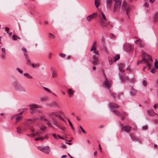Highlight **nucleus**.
<instances>
[{
	"mask_svg": "<svg viewBox=\"0 0 158 158\" xmlns=\"http://www.w3.org/2000/svg\"><path fill=\"white\" fill-rule=\"evenodd\" d=\"M142 54L144 56H143V58L142 60L138 61L137 62L138 64L145 63L147 64V66L150 69L151 68V62L152 61V59L149 55H148L146 52L143 51L142 52Z\"/></svg>",
	"mask_w": 158,
	"mask_h": 158,
	"instance_id": "f257e3e1",
	"label": "nucleus"
},
{
	"mask_svg": "<svg viewBox=\"0 0 158 158\" xmlns=\"http://www.w3.org/2000/svg\"><path fill=\"white\" fill-rule=\"evenodd\" d=\"M96 44V42H94L93 43V45L91 49V51H94V56L92 57L93 58V64L94 65H96L98 62V56L99 54L97 51L96 50V47H94V45Z\"/></svg>",
	"mask_w": 158,
	"mask_h": 158,
	"instance_id": "f03ea898",
	"label": "nucleus"
},
{
	"mask_svg": "<svg viewBox=\"0 0 158 158\" xmlns=\"http://www.w3.org/2000/svg\"><path fill=\"white\" fill-rule=\"evenodd\" d=\"M109 106L111 110V111L112 112L116 115L119 116H122L126 115V114L123 112L122 114L119 113L118 111L116 109L119 107L116 104L114 103H110L109 104Z\"/></svg>",
	"mask_w": 158,
	"mask_h": 158,
	"instance_id": "7ed1b4c3",
	"label": "nucleus"
},
{
	"mask_svg": "<svg viewBox=\"0 0 158 158\" xmlns=\"http://www.w3.org/2000/svg\"><path fill=\"white\" fill-rule=\"evenodd\" d=\"M13 86L15 89L17 91H23L24 89L18 81H15L13 82Z\"/></svg>",
	"mask_w": 158,
	"mask_h": 158,
	"instance_id": "20e7f679",
	"label": "nucleus"
},
{
	"mask_svg": "<svg viewBox=\"0 0 158 158\" xmlns=\"http://www.w3.org/2000/svg\"><path fill=\"white\" fill-rule=\"evenodd\" d=\"M101 14L102 18L100 20L101 25L102 27H106L108 25V22L107 21L106 18L104 14L102 12H101Z\"/></svg>",
	"mask_w": 158,
	"mask_h": 158,
	"instance_id": "39448f33",
	"label": "nucleus"
},
{
	"mask_svg": "<svg viewBox=\"0 0 158 158\" xmlns=\"http://www.w3.org/2000/svg\"><path fill=\"white\" fill-rule=\"evenodd\" d=\"M37 148L39 150L46 154H49L51 151L50 148L48 146H39Z\"/></svg>",
	"mask_w": 158,
	"mask_h": 158,
	"instance_id": "423d86ee",
	"label": "nucleus"
},
{
	"mask_svg": "<svg viewBox=\"0 0 158 158\" xmlns=\"http://www.w3.org/2000/svg\"><path fill=\"white\" fill-rule=\"evenodd\" d=\"M29 111L31 113L33 114L36 111V108H40L41 106L35 104H31L29 105Z\"/></svg>",
	"mask_w": 158,
	"mask_h": 158,
	"instance_id": "0eeeda50",
	"label": "nucleus"
},
{
	"mask_svg": "<svg viewBox=\"0 0 158 158\" xmlns=\"http://www.w3.org/2000/svg\"><path fill=\"white\" fill-rule=\"evenodd\" d=\"M122 7L123 9L126 10V14L128 15V12L130 10L131 6L126 3L125 1H124L122 3Z\"/></svg>",
	"mask_w": 158,
	"mask_h": 158,
	"instance_id": "6e6552de",
	"label": "nucleus"
},
{
	"mask_svg": "<svg viewBox=\"0 0 158 158\" xmlns=\"http://www.w3.org/2000/svg\"><path fill=\"white\" fill-rule=\"evenodd\" d=\"M105 80L103 82V85L110 90V87L111 85V81H108L105 75Z\"/></svg>",
	"mask_w": 158,
	"mask_h": 158,
	"instance_id": "1a4fd4ad",
	"label": "nucleus"
},
{
	"mask_svg": "<svg viewBox=\"0 0 158 158\" xmlns=\"http://www.w3.org/2000/svg\"><path fill=\"white\" fill-rule=\"evenodd\" d=\"M121 0H115L114 5V10H118L121 7Z\"/></svg>",
	"mask_w": 158,
	"mask_h": 158,
	"instance_id": "9d476101",
	"label": "nucleus"
},
{
	"mask_svg": "<svg viewBox=\"0 0 158 158\" xmlns=\"http://www.w3.org/2000/svg\"><path fill=\"white\" fill-rule=\"evenodd\" d=\"M133 48V46L128 44H125L123 46L124 49L127 51H129L131 50Z\"/></svg>",
	"mask_w": 158,
	"mask_h": 158,
	"instance_id": "9b49d317",
	"label": "nucleus"
},
{
	"mask_svg": "<svg viewBox=\"0 0 158 158\" xmlns=\"http://www.w3.org/2000/svg\"><path fill=\"white\" fill-rule=\"evenodd\" d=\"M122 130L126 132H129L131 129V127L129 125L123 126L122 125L120 126Z\"/></svg>",
	"mask_w": 158,
	"mask_h": 158,
	"instance_id": "f8f14e48",
	"label": "nucleus"
},
{
	"mask_svg": "<svg viewBox=\"0 0 158 158\" xmlns=\"http://www.w3.org/2000/svg\"><path fill=\"white\" fill-rule=\"evenodd\" d=\"M97 14L96 13H94L92 15H89L86 18V20L89 21H91L93 20L97 16Z\"/></svg>",
	"mask_w": 158,
	"mask_h": 158,
	"instance_id": "ddd939ff",
	"label": "nucleus"
},
{
	"mask_svg": "<svg viewBox=\"0 0 158 158\" xmlns=\"http://www.w3.org/2000/svg\"><path fill=\"white\" fill-rule=\"evenodd\" d=\"M137 93V91L134 89L132 87L131 88V89L130 91V94L131 96H135L136 95Z\"/></svg>",
	"mask_w": 158,
	"mask_h": 158,
	"instance_id": "4468645a",
	"label": "nucleus"
},
{
	"mask_svg": "<svg viewBox=\"0 0 158 158\" xmlns=\"http://www.w3.org/2000/svg\"><path fill=\"white\" fill-rule=\"evenodd\" d=\"M120 78L121 81L122 82H123L125 80L128 79V77L123 75H120Z\"/></svg>",
	"mask_w": 158,
	"mask_h": 158,
	"instance_id": "2eb2a0df",
	"label": "nucleus"
},
{
	"mask_svg": "<svg viewBox=\"0 0 158 158\" xmlns=\"http://www.w3.org/2000/svg\"><path fill=\"white\" fill-rule=\"evenodd\" d=\"M2 58L3 59H4L6 56V50L5 48H2Z\"/></svg>",
	"mask_w": 158,
	"mask_h": 158,
	"instance_id": "dca6fc26",
	"label": "nucleus"
},
{
	"mask_svg": "<svg viewBox=\"0 0 158 158\" xmlns=\"http://www.w3.org/2000/svg\"><path fill=\"white\" fill-rule=\"evenodd\" d=\"M124 65L123 63H121L119 65V69L121 72H123L124 71L123 67Z\"/></svg>",
	"mask_w": 158,
	"mask_h": 158,
	"instance_id": "f3484780",
	"label": "nucleus"
},
{
	"mask_svg": "<svg viewBox=\"0 0 158 158\" xmlns=\"http://www.w3.org/2000/svg\"><path fill=\"white\" fill-rule=\"evenodd\" d=\"M100 0H94L95 5L97 8H98L100 6Z\"/></svg>",
	"mask_w": 158,
	"mask_h": 158,
	"instance_id": "a211bd4d",
	"label": "nucleus"
},
{
	"mask_svg": "<svg viewBox=\"0 0 158 158\" xmlns=\"http://www.w3.org/2000/svg\"><path fill=\"white\" fill-rule=\"evenodd\" d=\"M17 132L19 134H21L22 132L24 131V129L21 128L20 127H17L16 128Z\"/></svg>",
	"mask_w": 158,
	"mask_h": 158,
	"instance_id": "6ab92c4d",
	"label": "nucleus"
},
{
	"mask_svg": "<svg viewBox=\"0 0 158 158\" xmlns=\"http://www.w3.org/2000/svg\"><path fill=\"white\" fill-rule=\"evenodd\" d=\"M58 113L56 112H52L50 114V115L53 118L57 117L58 116Z\"/></svg>",
	"mask_w": 158,
	"mask_h": 158,
	"instance_id": "aec40b11",
	"label": "nucleus"
},
{
	"mask_svg": "<svg viewBox=\"0 0 158 158\" xmlns=\"http://www.w3.org/2000/svg\"><path fill=\"white\" fill-rule=\"evenodd\" d=\"M39 99L40 102H45L47 100L48 98L45 96L41 97Z\"/></svg>",
	"mask_w": 158,
	"mask_h": 158,
	"instance_id": "412c9836",
	"label": "nucleus"
},
{
	"mask_svg": "<svg viewBox=\"0 0 158 158\" xmlns=\"http://www.w3.org/2000/svg\"><path fill=\"white\" fill-rule=\"evenodd\" d=\"M147 113L151 115H153L156 114V113L152 109H150L148 110L147 111Z\"/></svg>",
	"mask_w": 158,
	"mask_h": 158,
	"instance_id": "4be33fe9",
	"label": "nucleus"
},
{
	"mask_svg": "<svg viewBox=\"0 0 158 158\" xmlns=\"http://www.w3.org/2000/svg\"><path fill=\"white\" fill-rule=\"evenodd\" d=\"M51 71L52 72V77H56V76H57V75L56 73L55 72V71L53 70V68L52 67L51 68Z\"/></svg>",
	"mask_w": 158,
	"mask_h": 158,
	"instance_id": "5701e85b",
	"label": "nucleus"
},
{
	"mask_svg": "<svg viewBox=\"0 0 158 158\" xmlns=\"http://www.w3.org/2000/svg\"><path fill=\"white\" fill-rule=\"evenodd\" d=\"M68 92L70 97H71L74 92V91H73L71 89H69L68 90Z\"/></svg>",
	"mask_w": 158,
	"mask_h": 158,
	"instance_id": "b1692460",
	"label": "nucleus"
},
{
	"mask_svg": "<svg viewBox=\"0 0 158 158\" xmlns=\"http://www.w3.org/2000/svg\"><path fill=\"white\" fill-rule=\"evenodd\" d=\"M40 134V131H37L35 133H32L31 135V136H39Z\"/></svg>",
	"mask_w": 158,
	"mask_h": 158,
	"instance_id": "393cba45",
	"label": "nucleus"
},
{
	"mask_svg": "<svg viewBox=\"0 0 158 158\" xmlns=\"http://www.w3.org/2000/svg\"><path fill=\"white\" fill-rule=\"evenodd\" d=\"M43 88L44 90L46 92L49 93H52V92L49 89L45 87H43Z\"/></svg>",
	"mask_w": 158,
	"mask_h": 158,
	"instance_id": "a878e982",
	"label": "nucleus"
},
{
	"mask_svg": "<svg viewBox=\"0 0 158 158\" xmlns=\"http://www.w3.org/2000/svg\"><path fill=\"white\" fill-rule=\"evenodd\" d=\"M23 75L29 79H32L33 78L32 76L28 73H24L23 74Z\"/></svg>",
	"mask_w": 158,
	"mask_h": 158,
	"instance_id": "bb28decb",
	"label": "nucleus"
},
{
	"mask_svg": "<svg viewBox=\"0 0 158 158\" xmlns=\"http://www.w3.org/2000/svg\"><path fill=\"white\" fill-rule=\"evenodd\" d=\"M24 55L25 56V58L27 60V61L28 62H30L31 61L30 59L29 58L28 54L27 53H24Z\"/></svg>",
	"mask_w": 158,
	"mask_h": 158,
	"instance_id": "cd10ccee",
	"label": "nucleus"
},
{
	"mask_svg": "<svg viewBox=\"0 0 158 158\" xmlns=\"http://www.w3.org/2000/svg\"><path fill=\"white\" fill-rule=\"evenodd\" d=\"M145 44L143 42V40H141V42H140L139 44V46L140 48H143L144 47Z\"/></svg>",
	"mask_w": 158,
	"mask_h": 158,
	"instance_id": "c85d7f7f",
	"label": "nucleus"
},
{
	"mask_svg": "<svg viewBox=\"0 0 158 158\" xmlns=\"http://www.w3.org/2000/svg\"><path fill=\"white\" fill-rule=\"evenodd\" d=\"M107 3L109 6L110 7L112 4V0H106Z\"/></svg>",
	"mask_w": 158,
	"mask_h": 158,
	"instance_id": "c756f323",
	"label": "nucleus"
},
{
	"mask_svg": "<svg viewBox=\"0 0 158 158\" xmlns=\"http://www.w3.org/2000/svg\"><path fill=\"white\" fill-rule=\"evenodd\" d=\"M142 84L144 86L146 85V81L145 78H144L142 81Z\"/></svg>",
	"mask_w": 158,
	"mask_h": 158,
	"instance_id": "7c9ffc66",
	"label": "nucleus"
},
{
	"mask_svg": "<svg viewBox=\"0 0 158 158\" xmlns=\"http://www.w3.org/2000/svg\"><path fill=\"white\" fill-rule=\"evenodd\" d=\"M141 42V40L140 39H139L135 41V44H139L140 42Z\"/></svg>",
	"mask_w": 158,
	"mask_h": 158,
	"instance_id": "2f4dec72",
	"label": "nucleus"
},
{
	"mask_svg": "<svg viewBox=\"0 0 158 158\" xmlns=\"http://www.w3.org/2000/svg\"><path fill=\"white\" fill-rule=\"evenodd\" d=\"M22 118V116H19L16 118V121L17 122L21 120Z\"/></svg>",
	"mask_w": 158,
	"mask_h": 158,
	"instance_id": "473e14b6",
	"label": "nucleus"
},
{
	"mask_svg": "<svg viewBox=\"0 0 158 158\" xmlns=\"http://www.w3.org/2000/svg\"><path fill=\"white\" fill-rule=\"evenodd\" d=\"M68 121L69 123V124L71 127V129L72 130H74V128L73 127L72 124V123L70 122V121L69 120H68Z\"/></svg>",
	"mask_w": 158,
	"mask_h": 158,
	"instance_id": "72a5a7b5",
	"label": "nucleus"
},
{
	"mask_svg": "<svg viewBox=\"0 0 158 158\" xmlns=\"http://www.w3.org/2000/svg\"><path fill=\"white\" fill-rule=\"evenodd\" d=\"M2 29H5V31H6V33L8 34H9V28L8 27H6L5 28H4V27H3L2 28Z\"/></svg>",
	"mask_w": 158,
	"mask_h": 158,
	"instance_id": "f704fd0d",
	"label": "nucleus"
},
{
	"mask_svg": "<svg viewBox=\"0 0 158 158\" xmlns=\"http://www.w3.org/2000/svg\"><path fill=\"white\" fill-rule=\"evenodd\" d=\"M46 128L47 127L45 126H44V125H42L40 129L41 130L44 131L46 129Z\"/></svg>",
	"mask_w": 158,
	"mask_h": 158,
	"instance_id": "c9c22d12",
	"label": "nucleus"
},
{
	"mask_svg": "<svg viewBox=\"0 0 158 158\" xmlns=\"http://www.w3.org/2000/svg\"><path fill=\"white\" fill-rule=\"evenodd\" d=\"M16 70L20 73H23V71L21 69L19 68H16Z\"/></svg>",
	"mask_w": 158,
	"mask_h": 158,
	"instance_id": "e433bc0d",
	"label": "nucleus"
},
{
	"mask_svg": "<svg viewBox=\"0 0 158 158\" xmlns=\"http://www.w3.org/2000/svg\"><path fill=\"white\" fill-rule=\"evenodd\" d=\"M54 124L60 129H62V127L56 122H55Z\"/></svg>",
	"mask_w": 158,
	"mask_h": 158,
	"instance_id": "4c0bfd02",
	"label": "nucleus"
},
{
	"mask_svg": "<svg viewBox=\"0 0 158 158\" xmlns=\"http://www.w3.org/2000/svg\"><path fill=\"white\" fill-rule=\"evenodd\" d=\"M27 110V109L26 108H24V109H23L21 110H20V113H19V114H21L23 113V112L24 111H25L26 110Z\"/></svg>",
	"mask_w": 158,
	"mask_h": 158,
	"instance_id": "58836bf2",
	"label": "nucleus"
},
{
	"mask_svg": "<svg viewBox=\"0 0 158 158\" xmlns=\"http://www.w3.org/2000/svg\"><path fill=\"white\" fill-rule=\"evenodd\" d=\"M120 58L119 56V55H117L115 57H114V60L115 61L118 60Z\"/></svg>",
	"mask_w": 158,
	"mask_h": 158,
	"instance_id": "ea45409f",
	"label": "nucleus"
},
{
	"mask_svg": "<svg viewBox=\"0 0 158 158\" xmlns=\"http://www.w3.org/2000/svg\"><path fill=\"white\" fill-rule=\"evenodd\" d=\"M157 60L156 59L155 63V67L156 68H158V64L157 63Z\"/></svg>",
	"mask_w": 158,
	"mask_h": 158,
	"instance_id": "a19ab883",
	"label": "nucleus"
},
{
	"mask_svg": "<svg viewBox=\"0 0 158 158\" xmlns=\"http://www.w3.org/2000/svg\"><path fill=\"white\" fill-rule=\"evenodd\" d=\"M52 135L54 138L56 139L57 140L58 139V138L57 137V136L55 134H52Z\"/></svg>",
	"mask_w": 158,
	"mask_h": 158,
	"instance_id": "79ce46f5",
	"label": "nucleus"
},
{
	"mask_svg": "<svg viewBox=\"0 0 158 158\" xmlns=\"http://www.w3.org/2000/svg\"><path fill=\"white\" fill-rule=\"evenodd\" d=\"M38 119H39V118H34L32 119H28V120L29 121H35L37 120Z\"/></svg>",
	"mask_w": 158,
	"mask_h": 158,
	"instance_id": "37998d69",
	"label": "nucleus"
},
{
	"mask_svg": "<svg viewBox=\"0 0 158 158\" xmlns=\"http://www.w3.org/2000/svg\"><path fill=\"white\" fill-rule=\"evenodd\" d=\"M60 57L62 58H64L66 56V55L64 54L61 53L60 54Z\"/></svg>",
	"mask_w": 158,
	"mask_h": 158,
	"instance_id": "c03bdc74",
	"label": "nucleus"
},
{
	"mask_svg": "<svg viewBox=\"0 0 158 158\" xmlns=\"http://www.w3.org/2000/svg\"><path fill=\"white\" fill-rule=\"evenodd\" d=\"M22 51L24 53H27V50L26 48H22Z\"/></svg>",
	"mask_w": 158,
	"mask_h": 158,
	"instance_id": "a18cd8bd",
	"label": "nucleus"
},
{
	"mask_svg": "<svg viewBox=\"0 0 158 158\" xmlns=\"http://www.w3.org/2000/svg\"><path fill=\"white\" fill-rule=\"evenodd\" d=\"M80 127L81 131L83 133H86L85 131L83 129V128L81 126H80Z\"/></svg>",
	"mask_w": 158,
	"mask_h": 158,
	"instance_id": "49530a36",
	"label": "nucleus"
},
{
	"mask_svg": "<svg viewBox=\"0 0 158 158\" xmlns=\"http://www.w3.org/2000/svg\"><path fill=\"white\" fill-rule=\"evenodd\" d=\"M17 38V36L15 35H14L12 36L13 39L14 40H16Z\"/></svg>",
	"mask_w": 158,
	"mask_h": 158,
	"instance_id": "de8ad7c7",
	"label": "nucleus"
},
{
	"mask_svg": "<svg viewBox=\"0 0 158 158\" xmlns=\"http://www.w3.org/2000/svg\"><path fill=\"white\" fill-rule=\"evenodd\" d=\"M46 124L48 126V127H52L50 123L48 121L47 122Z\"/></svg>",
	"mask_w": 158,
	"mask_h": 158,
	"instance_id": "09e8293b",
	"label": "nucleus"
},
{
	"mask_svg": "<svg viewBox=\"0 0 158 158\" xmlns=\"http://www.w3.org/2000/svg\"><path fill=\"white\" fill-rule=\"evenodd\" d=\"M32 65L33 67H38L39 66V65L38 64H32Z\"/></svg>",
	"mask_w": 158,
	"mask_h": 158,
	"instance_id": "8fccbe9b",
	"label": "nucleus"
},
{
	"mask_svg": "<svg viewBox=\"0 0 158 158\" xmlns=\"http://www.w3.org/2000/svg\"><path fill=\"white\" fill-rule=\"evenodd\" d=\"M147 129V127L146 126H143L142 127V129L143 130H146Z\"/></svg>",
	"mask_w": 158,
	"mask_h": 158,
	"instance_id": "3c124183",
	"label": "nucleus"
},
{
	"mask_svg": "<svg viewBox=\"0 0 158 158\" xmlns=\"http://www.w3.org/2000/svg\"><path fill=\"white\" fill-rule=\"evenodd\" d=\"M18 114H16V115H13V116H12L11 118V120H12L15 117L17 116Z\"/></svg>",
	"mask_w": 158,
	"mask_h": 158,
	"instance_id": "603ef678",
	"label": "nucleus"
},
{
	"mask_svg": "<svg viewBox=\"0 0 158 158\" xmlns=\"http://www.w3.org/2000/svg\"><path fill=\"white\" fill-rule=\"evenodd\" d=\"M151 72L152 73H155V69L154 68L152 69L151 70Z\"/></svg>",
	"mask_w": 158,
	"mask_h": 158,
	"instance_id": "864d4df0",
	"label": "nucleus"
},
{
	"mask_svg": "<svg viewBox=\"0 0 158 158\" xmlns=\"http://www.w3.org/2000/svg\"><path fill=\"white\" fill-rule=\"evenodd\" d=\"M31 131L33 133L35 131V129L33 128L31 129Z\"/></svg>",
	"mask_w": 158,
	"mask_h": 158,
	"instance_id": "5fc2aeb1",
	"label": "nucleus"
},
{
	"mask_svg": "<svg viewBox=\"0 0 158 158\" xmlns=\"http://www.w3.org/2000/svg\"><path fill=\"white\" fill-rule=\"evenodd\" d=\"M35 140L36 141H38L39 140V138L35 137Z\"/></svg>",
	"mask_w": 158,
	"mask_h": 158,
	"instance_id": "6e6d98bb",
	"label": "nucleus"
},
{
	"mask_svg": "<svg viewBox=\"0 0 158 158\" xmlns=\"http://www.w3.org/2000/svg\"><path fill=\"white\" fill-rule=\"evenodd\" d=\"M44 139V137H39V140L43 141Z\"/></svg>",
	"mask_w": 158,
	"mask_h": 158,
	"instance_id": "4d7b16f0",
	"label": "nucleus"
},
{
	"mask_svg": "<svg viewBox=\"0 0 158 158\" xmlns=\"http://www.w3.org/2000/svg\"><path fill=\"white\" fill-rule=\"evenodd\" d=\"M157 107V104L153 106V107L155 109H156Z\"/></svg>",
	"mask_w": 158,
	"mask_h": 158,
	"instance_id": "13d9d810",
	"label": "nucleus"
},
{
	"mask_svg": "<svg viewBox=\"0 0 158 158\" xmlns=\"http://www.w3.org/2000/svg\"><path fill=\"white\" fill-rule=\"evenodd\" d=\"M57 117H58V118L60 120H61L63 118L61 117V116L60 115H58V116Z\"/></svg>",
	"mask_w": 158,
	"mask_h": 158,
	"instance_id": "bf43d9fd",
	"label": "nucleus"
},
{
	"mask_svg": "<svg viewBox=\"0 0 158 158\" xmlns=\"http://www.w3.org/2000/svg\"><path fill=\"white\" fill-rule=\"evenodd\" d=\"M44 139H48V137L47 135H45L44 137Z\"/></svg>",
	"mask_w": 158,
	"mask_h": 158,
	"instance_id": "052dcab7",
	"label": "nucleus"
},
{
	"mask_svg": "<svg viewBox=\"0 0 158 158\" xmlns=\"http://www.w3.org/2000/svg\"><path fill=\"white\" fill-rule=\"evenodd\" d=\"M49 35H50L52 36L53 38H55V36L54 35H53V34H52L51 33H49Z\"/></svg>",
	"mask_w": 158,
	"mask_h": 158,
	"instance_id": "680f3d73",
	"label": "nucleus"
},
{
	"mask_svg": "<svg viewBox=\"0 0 158 158\" xmlns=\"http://www.w3.org/2000/svg\"><path fill=\"white\" fill-rule=\"evenodd\" d=\"M131 139L133 140H135L136 139V138L135 137H131Z\"/></svg>",
	"mask_w": 158,
	"mask_h": 158,
	"instance_id": "e2e57ef3",
	"label": "nucleus"
},
{
	"mask_svg": "<svg viewBox=\"0 0 158 158\" xmlns=\"http://www.w3.org/2000/svg\"><path fill=\"white\" fill-rule=\"evenodd\" d=\"M109 64H111L113 63V61L112 60H110L109 61Z\"/></svg>",
	"mask_w": 158,
	"mask_h": 158,
	"instance_id": "0e129e2a",
	"label": "nucleus"
},
{
	"mask_svg": "<svg viewBox=\"0 0 158 158\" xmlns=\"http://www.w3.org/2000/svg\"><path fill=\"white\" fill-rule=\"evenodd\" d=\"M154 1L155 0H149L150 2V3H153Z\"/></svg>",
	"mask_w": 158,
	"mask_h": 158,
	"instance_id": "69168bd1",
	"label": "nucleus"
},
{
	"mask_svg": "<svg viewBox=\"0 0 158 158\" xmlns=\"http://www.w3.org/2000/svg\"><path fill=\"white\" fill-rule=\"evenodd\" d=\"M77 119L78 120H81V118L78 116H77Z\"/></svg>",
	"mask_w": 158,
	"mask_h": 158,
	"instance_id": "338daca9",
	"label": "nucleus"
},
{
	"mask_svg": "<svg viewBox=\"0 0 158 158\" xmlns=\"http://www.w3.org/2000/svg\"><path fill=\"white\" fill-rule=\"evenodd\" d=\"M0 115L2 116H4V114L3 113H1L0 114Z\"/></svg>",
	"mask_w": 158,
	"mask_h": 158,
	"instance_id": "774afa93",
	"label": "nucleus"
}]
</instances>
